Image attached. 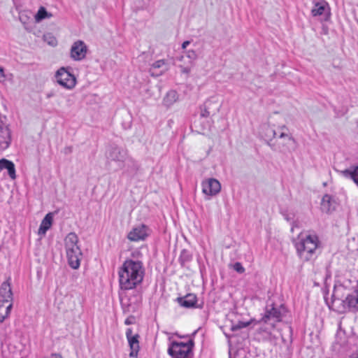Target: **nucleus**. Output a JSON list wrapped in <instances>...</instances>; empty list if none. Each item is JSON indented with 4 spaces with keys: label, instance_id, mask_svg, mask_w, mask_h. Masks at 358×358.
<instances>
[{
    "label": "nucleus",
    "instance_id": "obj_39",
    "mask_svg": "<svg viewBox=\"0 0 358 358\" xmlns=\"http://www.w3.org/2000/svg\"><path fill=\"white\" fill-rule=\"evenodd\" d=\"M5 78V74H4L3 69L0 66V78Z\"/></svg>",
    "mask_w": 358,
    "mask_h": 358
},
{
    "label": "nucleus",
    "instance_id": "obj_22",
    "mask_svg": "<svg viewBox=\"0 0 358 358\" xmlns=\"http://www.w3.org/2000/svg\"><path fill=\"white\" fill-rule=\"evenodd\" d=\"M12 307L13 303H0V323L9 316Z\"/></svg>",
    "mask_w": 358,
    "mask_h": 358
},
{
    "label": "nucleus",
    "instance_id": "obj_25",
    "mask_svg": "<svg viewBox=\"0 0 358 358\" xmlns=\"http://www.w3.org/2000/svg\"><path fill=\"white\" fill-rule=\"evenodd\" d=\"M341 173L345 178L352 179L355 183L358 185V166L352 169H345L341 171Z\"/></svg>",
    "mask_w": 358,
    "mask_h": 358
},
{
    "label": "nucleus",
    "instance_id": "obj_9",
    "mask_svg": "<svg viewBox=\"0 0 358 358\" xmlns=\"http://www.w3.org/2000/svg\"><path fill=\"white\" fill-rule=\"evenodd\" d=\"M88 48L84 41H75L70 50V57L74 61H81L85 58Z\"/></svg>",
    "mask_w": 358,
    "mask_h": 358
},
{
    "label": "nucleus",
    "instance_id": "obj_1",
    "mask_svg": "<svg viewBox=\"0 0 358 358\" xmlns=\"http://www.w3.org/2000/svg\"><path fill=\"white\" fill-rule=\"evenodd\" d=\"M145 275L143 263L127 259L118 270L120 288L122 292L134 289L141 284Z\"/></svg>",
    "mask_w": 358,
    "mask_h": 358
},
{
    "label": "nucleus",
    "instance_id": "obj_10",
    "mask_svg": "<svg viewBox=\"0 0 358 358\" xmlns=\"http://www.w3.org/2000/svg\"><path fill=\"white\" fill-rule=\"evenodd\" d=\"M202 192L207 196H215L217 194L221 189L220 182L215 178H208L201 183Z\"/></svg>",
    "mask_w": 358,
    "mask_h": 358
},
{
    "label": "nucleus",
    "instance_id": "obj_18",
    "mask_svg": "<svg viewBox=\"0 0 358 358\" xmlns=\"http://www.w3.org/2000/svg\"><path fill=\"white\" fill-rule=\"evenodd\" d=\"M336 203L334 198L329 194H325L321 201V209L322 211L329 213L336 208Z\"/></svg>",
    "mask_w": 358,
    "mask_h": 358
},
{
    "label": "nucleus",
    "instance_id": "obj_21",
    "mask_svg": "<svg viewBox=\"0 0 358 358\" xmlns=\"http://www.w3.org/2000/svg\"><path fill=\"white\" fill-rule=\"evenodd\" d=\"M53 217L51 213H48L43 219L38 229V234L40 236H44L47 231L51 227Z\"/></svg>",
    "mask_w": 358,
    "mask_h": 358
},
{
    "label": "nucleus",
    "instance_id": "obj_5",
    "mask_svg": "<svg viewBox=\"0 0 358 358\" xmlns=\"http://www.w3.org/2000/svg\"><path fill=\"white\" fill-rule=\"evenodd\" d=\"M194 345L192 339L187 343L173 341L168 348V354L171 358H189L192 355Z\"/></svg>",
    "mask_w": 358,
    "mask_h": 358
},
{
    "label": "nucleus",
    "instance_id": "obj_2",
    "mask_svg": "<svg viewBox=\"0 0 358 358\" xmlns=\"http://www.w3.org/2000/svg\"><path fill=\"white\" fill-rule=\"evenodd\" d=\"M320 245L318 236L311 231L301 232L294 241L297 255L304 262L314 259Z\"/></svg>",
    "mask_w": 358,
    "mask_h": 358
},
{
    "label": "nucleus",
    "instance_id": "obj_26",
    "mask_svg": "<svg viewBox=\"0 0 358 358\" xmlns=\"http://www.w3.org/2000/svg\"><path fill=\"white\" fill-rule=\"evenodd\" d=\"M52 16V15L50 13H48L44 7H41L35 15V20L36 22H40L45 18H50Z\"/></svg>",
    "mask_w": 358,
    "mask_h": 358
},
{
    "label": "nucleus",
    "instance_id": "obj_44",
    "mask_svg": "<svg viewBox=\"0 0 358 358\" xmlns=\"http://www.w3.org/2000/svg\"><path fill=\"white\" fill-rule=\"evenodd\" d=\"M47 96H48V98H50V97H51V96H52V94H48V95H47Z\"/></svg>",
    "mask_w": 358,
    "mask_h": 358
},
{
    "label": "nucleus",
    "instance_id": "obj_43",
    "mask_svg": "<svg viewBox=\"0 0 358 358\" xmlns=\"http://www.w3.org/2000/svg\"><path fill=\"white\" fill-rule=\"evenodd\" d=\"M285 220L287 221H289L290 220V218L288 216H285Z\"/></svg>",
    "mask_w": 358,
    "mask_h": 358
},
{
    "label": "nucleus",
    "instance_id": "obj_27",
    "mask_svg": "<svg viewBox=\"0 0 358 358\" xmlns=\"http://www.w3.org/2000/svg\"><path fill=\"white\" fill-rule=\"evenodd\" d=\"M192 255L187 250H182L179 257V262L182 266H184L187 262H190Z\"/></svg>",
    "mask_w": 358,
    "mask_h": 358
},
{
    "label": "nucleus",
    "instance_id": "obj_36",
    "mask_svg": "<svg viewBox=\"0 0 358 358\" xmlns=\"http://www.w3.org/2000/svg\"><path fill=\"white\" fill-rule=\"evenodd\" d=\"M8 160L6 159H0V172L3 169H6Z\"/></svg>",
    "mask_w": 358,
    "mask_h": 358
},
{
    "label": "nucleus",
    "instance_id": "obj_30",
    "mask_svg": "<svg viewBox=\"0 0 358 358\" xmlns=\"http://www.w3.org/2000/svg\"><path fill=\"white\" fill-rule=\"evenodd\" d=\"M211 104V101H206L203 106L201 108V116L203 117H208L212 113V111L210 110V105Z\"/></svg>",
    "mask_w": 358,
    "mask_h": 358
},
{
    "label": "nucleus",
    "instance_id": "obj_34",
    "mask_svg": "<svg viewBox=\"0 0 358 358\" xmlns=\"http://www.w3.org/2000/svg\"><path fill=\"white\" fill-rule=\"evenodd\" d=\"M234 269L239 273H243L245 271V268L240 262H236L233 266Z\"/></svg>",
    "mask_w": 358,
    "mask_h": 358
},
{
    "label": "nucleus",
    "instance_id": "obj_40",
    "mask_svg": "<svg viewBox=\"0 0 358 358\" xmlns=\"http://www.w3.org/2000/svg\"><path fill=\"white\" fill-rule=\"evenodd\" d=\"M50 358H62L61 355H57V354H55V355H52L51 357Z\"/></svg>",
    "mask_w": 358,
    "mask_h": 358
},
{
    "label": "nucleus",
    "instance_id": "obj_42",
    "mask_svg": "<svg viewBox=\"0 0 358 358\" xmlns=\"http://www.w3.org/2000/svg\"><path fill=\"white\" fill-rule=\"evenodd\" d=\"M296 226V224L294 223L292 224V228H291V231L293 232L294 231V227Z\"/></svg>",
    "mask_w": 358,
    "mask_h": 358
},
{
    "label": "nucleus",
    "instance_id": "obj_45",
    "mask_svg": "<svg viewBox=\"0 0 358 358\" xmlns=\"http://www.w3.org/2000/svg\"><path fill=\"white\" fill-rule=\"evenodd\" d=\"M1 124H3V123L0 122V126H1Z\"/></svg>",
    "mask_w": 358,
    "mask_h": 358
},
{
    "label": "nucleus",
    "instance_id": "obj_7",
    "mask_svg": "<svg viewBox=\"0 0 358 358\" xmlns=\"http://www.w3.org/2000/svg\"><path fill=\"white\" fill-rule=\"evenodd\" d=\"M55 78L58 84L64 88L72 90L76 86V77L64 67L57 70Z\"/></svg>",
    "mask_w": 358,
    "mask_h": 358
},
{
    "label": "nucleus",
    "instance_id": "obj_12",
    "mask_svg": "<svg viewBox=\"0 0 358 358\" xmlns=\"http://www.w3.org/2000/svg\"><path fill=\"white\" fill-rule=\"evenodd\" d=\"M148 228L145 224L134 227L127 234V238L134 242L143 241L148 236Z\"/></svg>",
    "mask_w": 358,
    "mask_h": 358
},
{
    "label": "nucleus",
    "instance_id": "obj_24",
    "mask_svg": "<svg viewBox=\"0 0 358 358\" xmlns=\"http://www.w3.org/2000/svg\"><path fill=\"white\" fill-rule=\"evenodd\" d=\"M178 99V93L174 90H171L166 93L165 97L164 98L163 102L166 106L169 107L176 103Z\"/></svg>",
    "mask_w": 358,
    "mask_h": 358
},
{
    "label": "nucleus",
    "instance_id": "obj_4",
    "mask_svg": "<svg viewBox=\"0 0 358 358\" xmlns=\"http://www.w3.org/2000/svg\"><path fill=\"white\" fill-rule=\"evenodd\" d=\"M129 156L126 148L116 145L110 146L106 153L107 163L110 164L114 162L120 169H123Z\"/></svg>",
    "mask_w": 358,
    "mask_h": 358
},
{
    "label": "nucleus",
    "instance_id": "obj_31",
    "mask_svg": "<svg viewBox=\"0 0 358 358\" xmlns=\"http://www.w3.org/2000/svg\"><path fill=\"white\" fill-rule=\"evenodd\" d=\"M185 55L188 59H189V64H191V66H194V62L197 59L198 57L196 51L193 50H187Z\"/></svg>",
    "mask_w": 358,
    "mask_h": 358
},
{
    "label": "nucleus",
    "instance_id": "obj_23",
    "mask_svg": "<svg viewBox=\"0 0 358 358\" xmlns=\"http://www.w3.org/2000/svg\"><path fill=\"white\" fill-rule=\"evenodd\" d=\"M135 297L136 298V301H132V300L128 297L126 293L122 292L120 294V303L122 306L127 308L132 306L134 303L138 302V301L141 299L140 295H136Z\"/></svg>",
    "mask_w": 358,
    "mask_h": 358
},
{
    "label": "nucleus",
    "instance_id": "obj_13",
    "mask_svg": "<svg viewBox=\"0 0 358 358\" xmlns=\"http://www.w3.org/2000/svg\"><path fill=\"white\" fill-rule=\"evenodd\" d=\"M66 257L69 266L73 268L77 269L80 265V259L82 257V252L80 248H74L66 251Z\"/></svg>",
    "mask_w": 358,
    "mask_h": 358
},
{
    "label": "nucleus",
    "instance_id": "obj_29",
    "mask_svg": "<svg viewBox=\"0 0 358 358\" xmlns=\"http://www.w3.org/2000/svg\"><path fill=\"white\" fill-rule=\"evenodd\" d=\"M282 131L280 133L278 137L280 138H283L285 141L287 143L289 142H294V138L292 136L291 134L285 132L284 130H287L285 126H282L281 127Z\"/></svg>",
    "mask_w": 358,
    "mask_h": 358
},
{
    "label": "nucleus",
    "instance_id": "obj_16",
    "mask_svg": "<svg viewBox=\"0 0 358 358\" xmlns=\"http://www.w3.org/2000/svg\"><path fill=\"white\" fill-rule=\"evenodd\" d=\"M10 139V132L8 126L1 124L0 126V150H4L8 148Z\"/></svg>",
    "mask_w": 358,
    "mask_h": 358
},
{
    "label": "nucleus",
    "instance_id": "obj_32",
    "mask_svg": "<svg viewBox=\"0 0 358 358\" xmlns=\"http://www.w3.org/2000/svg\"><path fill=\"white\" fill-rule=\"evenodd\" d=\"M6 169L8 171V173L9 176L12 179H15L16 178L15 169V165L12 162L8 160Z\"/></svg>",
    "mask_w": 358,
    "mask_h": 358
},
{
    "label": "nucleus",
    "instance_id": "obj_14",
    "mask_svg": "<svg viewBox=\"0 0 358 358\" xmlns=\"http://www.w3.org/2000/svg\"><path fill=\"white\" fill-rule=\"evenodd\" d=\"M13 292L8 281L3 282L0 287V303H12Z\"/></svg>",
    "mask_w": 358,
    "mask_h": 358
},
{
    "label": "nucleus",
    "instance_id": "obj_41",
    "mask_svg": "<svg viewBox=\"0 0 358 358\" xmlns=\"http://www.w3.org/2000/svg\"><path fill=\"white\" fill-rule=\"evenodd\" d=\"M124 324H125L129 325V324H131V322L129 320V318H127V319L124 321Z\"/></svg>",
    "mask_w": 358,
    "mask_h": 358
},
{
    "label": "nucleus",
    "instance_id": "obj_15",
    "mask_svg": "<svg viewBox=\"0 0 358 358\" xmlns=\"http://www.w3.org/2000/svg\"><path fill=\"white\" fill-rule=\"evenodd\" d=\"M168 70V65L164 59H159L155 62L149 70L152 77H157L162 75Z\"/></svg>",
    "mask_w": 358,
    "mask_h": 358
},
{
    "label": "nucleus",
    "instance_id": "obj_37",
    "mask_svg": "<svg viewBox=\"0 0 358 358\" xmlns=\"http://www.w3.org/2000/svg\"><path fill=\"white\" fill-rule=\"evenodd\" d=\"M268 131H269L270 134L267 135L268 136H273V137L277 136V132L275 130H273L272 129H268Z\"/></svg>",
    "mask_w": 358,
    "mask_h": 358
},
{
    "label": "nucleus",
    "instance_id": "obj_38",
    "mask_svg": "<svg viewBox=\"0 0 358 358\" xmlns=\"http://www.w3.org/2000/svg\"><path fill=\"white\" fill-rule=\"evenodd\" d=\"M190 44L189 41H185L182 44V48L185 49Z\"/></svg>",
    "mask_w": 358,
    "mask_h": 358
},
{
    "label": "nucleus",
    "instance_id": "obj_35",
    "mask_svg": "<svg viewBox=\"0 0 358 358\" xmlns=\"http://www.w3.org/2000/svg\"><path fill=\"white\" fill-rule=\"evenodd\" d=\"M192 66H191V64H189L187 66H184L180 65V68L181 69V72L182 73L187 74V73H189L191 71V69H192Z\"/></svg>",
    "mask_w": 358,
    "mask_h": 358
},
{
    "label": "nucleus",
    "instance_id": "obj_3",
    "mask_svg": "<svg viewBox=\"0 0 358 358\" xmlns=\"http://www.w3.org/2000/svg\"><path fill=\"white\" fill-rule=\"evenodd\" d=\"M331 303L332 308L339 313L346 311H358V292L348 295L345 300L333 296Z\"/></svg>",
    "mask_w": 358,
    "mask_h": 358
},
{
    "label": "nucleus",
    "instance_id": "obj_33",
    "mask_svg": "<svg viewBox=\"0 0 358 358\" xmlns=\"http://www.w3.org/2000/svg\"><path fill=\"white\" fill-rule=\"evenodd\" d=\"M250 322H241L239 321L236 324H233L231 327V330L233 331H237L238 329L247 327L250 324Z\"/></svg>",
    "mask_w": 358,
    "mask_h": 358
},
{
    "label": "nucleus",
    "instance_id": "obj_19",
    "mask_svg": "<svg viewBox=\"0 0 358 358\" xmlns=\"http://www.w3.org/2000/svg\"><path fill=\"white\" fill-rule=\"evenodd\" d=\"M177 301L181 306L190 308L196 307L197 300L195 294H188L184 297H178Z\"/></svg>",
    "mask_w": 358,
    "mask_h": 358
},
{
    "label": "nucleus",
    "instance_id": "obj_6",
    "mask_svg": "<svg viewBox=\"0 0 358 358\" xmlns=\"http://www.w3.org/2000/svg\"><path fill=\"white\" fill-rule=\"evenodd\" d=\"M285 313V308L283 306L276 307L273 303L267 305L265 315L262 317V321L266 324L271 322L270 324L272 328L275 327V324L282 320Z\"/></svg>",
    "mask_w": 358,
    "mask_h": 358
},
{
    "label": "nucleus",
    "instance_id": "obj_20",
    "mask_svg": "<svg viewBox=\"0 0 358 358\" xmlns=\"http://www.w3.org/2000/svg\"><path fill=\"white\" fill-rule=\"evenodd\" d=\"M78 237L74 232H70L64 238V248L67 251L74 248H79L78 245Z\"/></svg>",
    "mask_w": 358,
    "mask_h": 358
},
{
    "label": "nucleus",
    "instance_id": "obj_17",
    "mask_svg": "<svg viewBox=\"0 0 358 358\" xmlns=\"http://www.w3.org/2000/svg\"><path fill=\"white\" fill-rule=\"evenodd\" d=\"M139 169L138 163L131 156L128 157L126 160V163L124 164V167L123 168V174H126L128 176L136 174Z\"/></svg>",
    "mask_w": 358,
    "mask_h": 358
},
{
    "label": "nucleus",
    "instance_id": "obj_8",
    "mask_svg": "<svg viewBox=\"0 0 358 358\" xmlns=\"http://www.w3.org/2000/svg\"><path fill=\"white\" fill-rule=\"evenodd\" d=\"M311 15L313 17H320L322 20L327 21L331 15L330 7L325 1H314L311 9Z\"/></svg>",
    "mask_w": 358,
    "mask_h": 358
},
{
    "label": "nucleus",
    "instance_id": "obj_28",
    "mask_svg": "<svg viewBox=\"0 0 358 358\" xmlns=\"http://www.w3.org/2000/svg\"><path fill=\"white\" fill-rule=\"evenodd\" d=\"M43 40L48 45L55 47L57 45V38L50 33H47L43 35Z\"/></svg>",
    "mask_w": 358,
    "mask_h": 358
},
{
    "label": "nucleus",
    "instance_id": "obj_11",
    "mask_svg": "<svg viewBox=\"0 0 358 358\" xmlns=\"http://www.w3.org/2000/svg\"><path fill=\"white\" fill-rule=\"evenodd\" d=\"M127 339L128 341V343L130 348V353L129 357H136L140 350L139 346V335L138 334H132V329L131 328H128L125 332Z\"/></svg>",
    "mask_w": 358,
    "mask_h": 358
}]
</instances>
